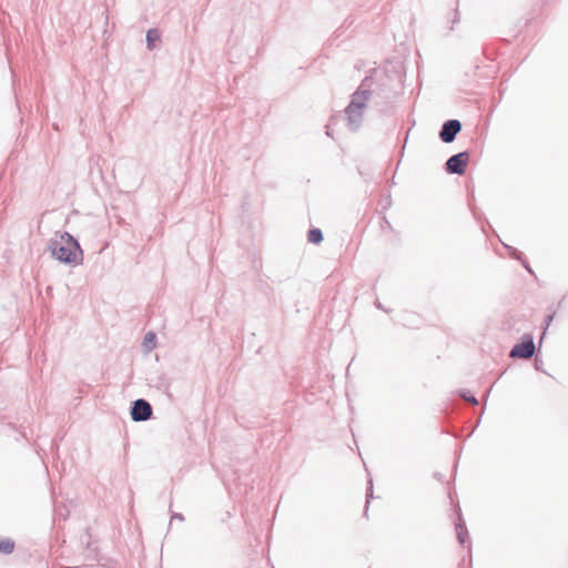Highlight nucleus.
I'll list each match as a JSON object with an SVG mask.
<instances>
[{
    "label": "nucleus",
    "instance_id": "nucleus-1",
    "mask_svg": "<svg viewBox=\"0 0 568 568\" xmlns=\"http://www.w3.org/2000/svg\"><path fill=\"white\" fill-rule=\"evenodd\" d=\"M374 78L367 77L352 94L349 104L345 109L346 125L351 131H357L363 122L364 111L369 98L374 99L381 111H386L387 105L393 103L397 97L394 89L384 90L381 87L373 89Z\"/></svg>",
    "mask_w": 568,
    "mask_h": 568
},
{
    "label": "nucleus",
    "instance_id": "nucleus-2",
    "mask_svg": "<svg viewBox=\"0 0 568 568\" xmlns=\"http://www.w3.org/2000/svg\"><path fill=\"white\" fill-rule=\"evenodd\" d=\"M48 250L59 262L68 265H80L83 251L78 240L68 232H55L49 240Z\"/></svg>",
    "mask_w": 568,
    "mask_h": 568
},
{
    "label": "nucleus",
    "instance_id": "nucleus-3",
    "mask_svg": "<svg viewBox=\"0 0 568 568\" xmlns=\"http://www.w3.org/2000/svg\"><path fill=\"white\" fill-rule=\"evenodd\" d=\"M153 413L151 404L143 398L135 399L131 406V418L133 422H145Z\"/></svg>",
    "mask_w": 568,
    "mask_h": 568
},
{
    "label": "nucleus",
    "instance_id": "nucleus-4",
    "mask_svg": "<svg viewBox=\"0 0 568 568\" xmlns=\"http://www.w3.org/2000/svg\"><path fill=\"white\" fill-rule=\"evenodd\" d=\"M468 163L469 154L467 152H460L448 159L446 169L449 173L464 174Z\"/></svg>",
    "mask_w": 568,
    "mask_h": 568
},
{
    "label": "nucleus",
    "instance_id": "nucleus-5",
    "mask_svg": "<svg viewBox=\"0 0 568 568\" xmlns=\"http://www.w3.org/2000/svg\"><path fill=\"white\" fill-rule=\"evenodd\" d=\"M535 353V344L531 338H525L521 343L514 346L510 352L511 357L530 358Z\"/></svg>",
    "mask_w": 568,
    "mask_h": 568
},
{
    "label": "nucleus",
    "instance_id": "nucleus-6",
    "mask_svg": "<svg viewBox=\"0 0 568 568\" xmlns=\"http://www.w3.org/2000/svg\"><path fill=\"white\" fill-rule=\"evenodd\" d=\"M460 129L462 125L458 120H449L443 126V130L440 132V139L444 142L449 143L455 139L456 134L460 131Z\"/></svg>",
    "mask_w": 568,
    "mask_h": 568
},
{
    "label": "nucleus",
    "instance_id": "nucleus-7",
    "mask_svg": "<svg viewBox=\"0 0 568 568\" xmlns=\"http://www.w3.org/2000/svg\"><path fill=\"white\" fill-rule=\"evenodd\" d=\"M423 320L420 316L413 312H405L403 314V324L409 328H417L420 326Z\"/></svg>",
    "mask_w": 568,
    "mask_h": 568
},
{
    "label": "nucleus",
    "instance_id": "nucleus-8",
    "mask_svg": "<svg viewBox=\"0 0 568 568\" xmlns=\"http://www.w3.org/2000/svg\"><path fill=\"white\" fill-rule=\"evenodd\" d=\"M155 386L158 389L162 390L163 393H169L170 387H171V382L165 374H161L156 377Z\"/></svg>",
    "mask_w": 568,
    "mask_h": 568
},
{
    "label": "nucleus",
    "instance_id": "nucleus-9",
    "mask_svg": "<svg viewBox=\"0 0 568 568\" xmlns=\"http://www.w3.org/2000/svg\"><path fill=\"white\" fill-rule=\"evenodd\" d=\"M160 40V32L158 29H150L146 32V47L152 50L155 47V42Z\"/></svg>",
    "mask_w": 568,
    "mask_h": 568
},
{
    "label": "nucleus",
    "instance_id": "nucleus-10",
    "mask_svg": "<svg viewBox=\"0 0 568 568\" xmlns=\"http://www.w3.org/2000/svg\"><path fill=\"white\" fill-rule=\"evenodd\" d=\"M307 240L310 243L320 244L323 241V233L320 229H311L307 233Z\"/></svg>",
    "mask_w": 568,
    "mask_h": 568
},
{
    "label": "nucleus",
    "instance_id": "nucleus-11",
    "mask_svg": "<svg viewBox=\"0 0 568 568\" xmlns=\"http://www.w3.org/2000/svg\"><path fill=\"white\" fill-rule=\"evenodd\" d=\"M14 549V542L13 540L9 538H0V551L2 554L9 555Z\"/></svg>",
    "mask_w": 568,
    "mask_h": 568
},
{
    "label": "nucleus",
    "instance_id": "nucleus-12",
    "mask_svg": "<svg viewBox=\"0 0 568 568\" xmlns=\"http://www.w3.org/2000/svg\"><path fill=\"white\" fill-rule=\"evenodd\" d=\"M156 336L153 332H148L144 336L143 346L148 352L152 351L155 347Z\"/></svg>",
    "mask_w": 568,
    "mask_h": 568
},
{
    "label": "nucleus",
    "instance_id": "nucleus-13",
    "mask_svg": "<svg viewBox=\"0 0 568 568\" xmlns=\"http://www.w3.org/2000/svg\"><path fill=\"white\" fill-rule=\"evenodd\" d=\"M368 488H367V494H366V505H365V510H364V516L367 517V513H368V504H369V500L371 498H373V480L369 479L368 480Z\"/></svg>",
    "mask_w": 568,
    "mask_h": 568
},
{
    "label": "nucleus",
    "instance_id": "nucleus-14",
    "mask_svg": "<svg viewBox=\"0 0 568 568\" xmlns=\"http://www.w3.org/2000/svg\"><path fill=\"white\" fill-rule=\"evenodd\" d=\"M381 227L383 231H386V230L393 231V226H392L390 222L385 216L382 219Z\"/></svg>",
    "mask_w": 568,
    "mask_h": 568
},
{
    "label": "nucleus",
    "instance_id": "nucleus-15",
    "mask_svg": "<svg viewBox=\"0 0 568 568\" xmlns=\"http://www.w3.org/2000/svg\"><path fill=\"white\" fill-rule=\"evenodd\" d=\"M463 398L467 402H469L473 405H477L478 402L474 396H467L466 394L463 395Z\"/></svg>",
    "mask_w": 568,
    "mask_h": 568
},
{
    "label": "nucleus",
    "instance_id": "nucleus-16",
    "mask_svg": "<svg viewBox=\"0 0 568 568\" xmlns=\"http://www.w3.org/2000/svg\"><path fill=\"white\" fill-rule=\"evenodd\" d=\"M171 519H172V520H173V519H178V520H180V521H183V520H184V517H183V515H182V514H178V513H176V514H173V515H172Z\"/></svg>",
    "mask_w": 568,
    "mask_h": 568
},
{
    "label": "nucleus",
    "instance_id": "nucleus-17",
    "mask_svg": "<svg viewBox=\"0 0 568 568\" xmlns=\"http://www.w3.org/2000/svg\"><path fill=\"white\" fill-rule=\"evenodd\" d=\"M375 306H376L377 308H379V310H382V311L386 312V313H388V312H389V310L385 308V307L381 304V302H379L378 300L375 302Z\"/></svg>",
    "mask_w": 568,
    "mask_h": 568
},
{
    "label": "nucleus",
    "instance_id": "nucleus-18",
    "mask_svg": "<svg viewBox=\"0 0 568 568\" xmlns=\"http://www.w3.org/2000/svg\"><path fill=\"white\" fill-rule=\"evenodd\" d=\"M59 515L63 517V519H67L68 515L64 514V511H59Z\"/></svg>",
    "mask_w": 568,
    "mask_h": 568
},
{
    "label": "nucleus",
    "instance_id": "nucleus-19",
    "mask_svg": "<svg viewBox=\"0 0 568 568\" xmlns=\"http://www.w3.org/2000/svg\"><path fill=\"white\" fill-rule=\"evenodd\" d=\"M385 203H386V206H385V207H387L388 205H390L389 196L387 197V200H385Z\"/></svg>",
    "mask_w": 568,
    "mask_h": 568
}]
</instances>
